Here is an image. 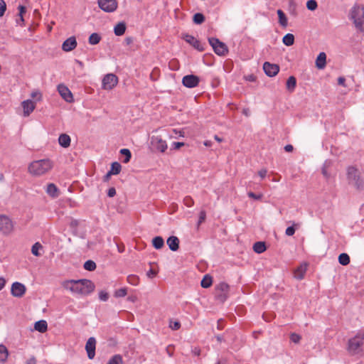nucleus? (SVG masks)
Returning <instances> with one entry per match:
<instances>
[{
  "label": "nucleus",
  "instance_id": "obj_48",
  "mask_svg": "<svg viewBox=\"0 0 364 364\" xmlns=\"http://www.w3.org/2000/svg\"><path fill=\"white\" fill-rule=\"evenodd\" d=\"M306 6L309 10L314 11L317 8V1H306Z\"/></svg>",
  "mask_w": 364,
  "mask_h": 364
},
{
  "label": "nucleus",
  "instance_id": "obj_6",
  "mask_svg": "<svg viewBox=\"0 0 364 364\" xmlns=\"http://www.w3.org/2000/svg\"><path fill=\"white\" fill-rule=\"evenodd\" d=\"M14 223L6 215H0V232L4 235H10L14 230Z\"/></svg>",
  "mask_w": 364,
  "mask_h": 364
},
{
  "label": "nucleus",
  "instance_id": "obj_10",
  "mask_svg": "<svg viewBox=\"0 0 364 364\" xmlns=\"http://www.w3.org/2000/svg\"><path fill=\"white\" fill-rule=\"evenodd\" d=\"M200 80L198 77L193 75H188L183 77V85L188 88H193L198 85Z\"/></svg>",
  "mask_w": 364,
  "mask_h": 364
},
{
  "label": "nucleus",
  "instance_id": "obj_64",
  "mask_svg": "<svg viewBox=\"0 0 364 364\" xmlns=\"http://www.w3.org/2000/svg\"><path fill=\"white\" fill-rule=\"evenodd\" d=\"M294 149V147L291 144H287L284 146V150L287 151V152H291Z\"/></svg>",
  "mask_w": 364,
  "mask_h": 364
},
{
  "label": "nucleus",
  "instance_id": "obj_4",
  "mask_svg": "<svg viewBox=\"0 0 364 364\" xmlns=\"http://www.w3.org/2000/svg\"><path fill=\"white\" fill-rule=\"evenodd\" d=\"M349 18L358 31H364V7L355 4L350 11Z\"/></svg>",
  "mask_w": 364,
  "mask_h": 364
},
{
  "label": "nucleus",
  "instance_id": "obj_11",
  "mask_svg": "<svg viewBox=\"0 0 364 364\" xmlns=\"http://www.w3.org/2000/svg\"><path fill=\"white\" fill-rule=\"evenodd\" d=\"M151 144L157 151L164 153L167 149L166 141L163 140L160 136H153L151 138Z\"/></svg>",
  "mask_w": 364,
  "mask_h": 364
},
{
  "label": "nucleus",
  "instance_id": "obj_19",
  "mask_svg": "<svg viewBox=\"0 0 364 364\" xmlns=\"http://www.w3.org/2000/svg\"><path fill=\"white\" fill-rule=\"evenodd\" d=\"M229 285L225 282H220L216 287V290L220 291L218 295V297L225 300L228 297V292L229 291Z\"/></svg>",
  "mask_w": 364,
  "mask_h": 364
},
{
  "label": "nucleus",
  "instance_id": "obj_9",
  "mask_svg": "<svg viewBox=\"0 0 364 364\" xmlns=\"http://www.w3.org/2000/svg\"><path fill=\"white\" fill-rule=\"evenodd\" d=\"M26 292V286L18 282H15L11 284V294L13 296L17 298H21L24 296Z\"/></svg>",
  "mask_w": 364,
  "mask_h": 364
},
{
  "label": "nucleus",
  "instance_id": "obj_59",
  "mask_svg": "<svg viewBox=\"0 0 364 364\" xmlns=\"http://www.w3.org/2000/svg\"><path fill=\"white\" fill-rule=\"evenodd\" d=\"M267 169L263 168L258 171V175L261 177V178H264L267 176Z\"/></svg>",
  "mask_w": 364,
  "mask_h": 364
},
{
  "label": "nucleus",
  "instance_id": "obj_42",
  "mask_svg": "<svg viewBox=\"0 0 364 364\" xmlns=\"http://www.w3.org/2000/svg\"><path fill=\"white\" fill-rule=\"evenodd\" d=\"M120 153L122 155H124L125 159L123 160L124 163H128L132 157L131 151L128 149H122L120 150Z\"/></svg>",
  "mask_w": 364,
  "mask_h": 364
},
{
  "label": "nucleus",
  "instance_id": "obj_50",
  "mask_svg": "<svg viewBox=\"0 0 364 364\" xmlns=\"http://www.w3.org/2000/svg\"><path fill=\"white\" fill-rule=\"evenodd\" d=\"M99 298L101 301H106L109 299V294L106 291H101L99 293Z\"/></svg>",
  "mask_w": 364,
  "mask_h": 364
},
{
  "label": "nucleus",
  "instance_id": "obj_46",
  "mask_svg": "<svg viewBox=\"0 0 364 364\" xmlns=\"http://www.w3.org/2000/svg\"><path fill=\"white\" fill-rule=\"evenodd\" d=\"M183 203L187 207H192L194 205V200L191 196H187L183 198Z\"/></svg>",
  "mask_w": 364,
  "mask_h": 364
},
{
  "label": "nucleus",
  "instance_id": "obj_13",
  "mask_svg": "<svg viewBox=\"0 0 364 364\" xmlns=\"http://www.w3.org/2000/svg\"><path fill=\"white\" fill-rule=\"evenodd\" d=\"M58 91L60 96L68 102H72L73 101V96L70 90L67 86L63 84H60L58 86Z\"/></svg>",
  "mask_w": 364,
  "mask_h": 364
},
{
  "label": "nucleus",
  "instance_id": "obj_21",
  "mask_svg": "<svg viewBox=\"0 0 364 364\" xmlns=\"http://www.w3.org/2000/svg\"><path fill=\"white\" fill-rule=\"evenodd\" d=\"M167 245L169 249L173 252H176L179 248V239L176 236H171L167 239Z\"/></svg>",
  "mask_w": 364,
  "mask_h": 364
},
{
  "label": "nucleus",
  "instance_id": "obj_5",
  "mask_svg": "<svg viewBox=\"0 0 364 364\" xmlns=\"http://www.w3.org/2000/svg\"><path fill=\"white\" fill-rule=\"evenodd\" d=\"M347 176L349 183L356 186L357 188H362L364 186V181L360 178V172L356 168L349 167L347 171Z\"/></svg>",
  "mask_w": 364,
  "mask_h": 364
},
{
  "label": "nucleus",
  "instance_id": "obj_43",
  "mask_svg": "<svg viewBox=\"0 0 364 364\" xmlns=\"http://www.w3.org/2000/svg\"><path fill=\"white\" fill-rule=\"evenodd\" d=\"M205 21V17L203 14L200 13H197L193 16V22L196 24H201Z\"/></svg>",
  "mask_w": 364,
  "mask_h": 364
},
{
  "label": "nucleus",
  "instance_id": "obj_31",
  "mask_svg": "<svg viewBox=\"0 0 364 364\" xmlns=\"http://www.w3.org/2000/svg\"><path fill=\"white\" fill-rule=\"evenodd\" d=\"M253 250L257 253H262L266 250L265 243L264 242H256L253 245Z\"/></svg>",
  "mask_w": 364,
  "mask_h": 364
},
{
  "label": "nucleus",
  "instance_id": "obj_32",
  "mask_svg": "<svg viewBox=\"0 0 364 364\" xmlns=\"http://www.w3.org/2000/svg\"><path fill=\"white\" fill-rule=\"evenodd\" d=\"M287 89L292 92L294 90L296 85V80L294 76H290L287 81Z\"/></svg>",
  "mask_w": 364,
  "mask_h": 364
},
{
  "label": "nucleus",
  "instance_id": "obj_8",
  "mask_svg": "<svg viewBox=\"0 0 364 364\" xmlns=\"http://www.w3.org/2000/svg\"><path fill=\"white\" fill-rule=\"evenodd\" d=\"M118 83V77L112 73L107 74L102 79V87L105 90H112Z\"/></svg>",
  "mask_w": 364,
  "mask_h": 364
},
{
  "label": "nucleus",
  "instance_id": "obj_51",
  "mask_svg": "<svg viewBox=\"0 0 364 364\" xmlns=\"http://www.w3.org/2000/svg\"><path fill=\"white\" fill-rule=\"evenodd\" d=\"M31 96L32 98H34V99L36 98L38 101L41 100V98H42L41 93L39 91H38V90L33 91L31 92Z\"/></svg>",
  "mask_w": 364,
  "mask_h": 364
},
{
  "label": "nucleus",
  "instance_id": "obj_56",
  "mask_svg": "<svg viewBox=\"0 0 364 364\" xmlns=\"http://www.w3.org/2000/svg\"><path fill=\"white\" fill-rule=\"evenodd\" d=\"M206 218V213L204 210L200 211L199 215L198 225L204 222Z\"/></svg>",
  "mask_w": 364,
  "mask_h": 364
},
{
  "label": "nucleus",
  "instance_id": "obj_54",
  "mask_svg": "<svg viewBox=\"0 0 364 364\" xmlns=\"http://www.w3.org/2000/svg\"><path fill=\"white\" fill-rule=\"evenodd\" d=\"M181 327V323L178 321H174L170 323V328L172 330H178Z\"/></svg>",
  "mask_w": 364,
  "mask_h": 364
},
{
  "label": "nucleus",
  "instance_id": "obj_35",
  "mask_svg": "<svg viewBox=\"0 0 364 364\" xmlns=\"http://www.w3.org/2000/svg\"><path fill=\"white\" fill-rule=\"evenodd\" d=\"M350 257L346 253H341L338 256V262L343 266H346L350 263Z\"/></svg>",
  "mask_w": 364,
  "mask_h": 364
},
{
  "label": "nucleus",
  "instance_id": "obj_20",
  "mask_svg": "<svg viewBox=\"0 0 364 364\" xmlns=\"http://www.w3.org/2000/svg\"><path fill=\"white\" fill-rule=\"evenodd\" d=\"M307 266L306 263L300 264L294 272V277L299 280L304 279L307 270Z\"/></svg>",
  "mask_w": 364,
  "mask_h": 364
},
{
  "label": "nucleus",
  "instance_id": "obj_14",
  "mask_svg": "<svg viewBox=\"0 0 364 364\" xmlns=\"http://www.w3.org/2000/svg\"><path fill=\"white\" fill-rule=\"evenodd\" d=\"M263 70L267 75L274 77L279 73V67L277 64L265 62L263 65Z\"/></svg>",
  "mask_w": 364,
  "mask_h": 364
},
{
  "label": "nucleus",
  "instance_id": "obj_41",
  "mask_svg": "<svg viewBox=\"0 0 364 364\" xmlns=\"http://www.w3.org/2000/svg\"><path fill=\"white\" fill-rule=\"evenodd\" d=\"M331 161H325V163L323 165L322 167V174L324 176L325 178H328L330 177V173L328 171V168L331 166Z\"/></svg>",
  "mask_w": 364,
  "mask_h": 364
},
{
  "label": "nucleus",
  "instance_id": "obj_7",
  "mask_svg": "<svg viewBox=\"0 0 364 364\" xmlns=\"http://www.w3.org/2000/svg\"><path fill=\"white\" fill-rule=\"evenodd\" d=\"M208 42L217 55L220 56H224L228 53L227 46L224 43L219 41V39L216 38H209Z\"/></svg>",
  "mask_w": 364,
  "mask_h": 364
},
{
  "label": "nucleus",
  "instance_id": "obj_1",
  "mask_svg": "<svg viewBox=\"0 0 364 364\" xmlns=\"http://www.w3.org/2000/svg\"><path fill=\"white\" fill-rule=\"evenodd\" d=\"M63 287L73 294L80 295H88L95 289V284L88 279L65 281Z\"/></svg>",
  "mask_w": 364,
  "mask_h": 364
},
{
  "label": "nucleus",
  "instance_id": "obj_49",
  "mask_svg": "<svg viewBox=\"0 0 364 364\" xmlns=\"http://www.w3.org/2000/svg\"><path fill=\"white\" fill-rule=\"evenodd\" d=\"M247 196L251 198H253L255 200H261L262 198L263 197V195L262 194H255V193L253 192H248L247 193Z\"/></svg>",
  "mask_w": 364,
  "mask_h": 364
},
{
  "label": "nucleus",
  "instance_id": "obj_23",
  "mask_svg": "<svg viewBox=\"0 0 364 364\" xmlns=\"http://www.w3.org/2000/svg\"><path fill=\"white\" fill-rule=\"evenodd\" d=\"M70 141V137L67 134H61L58 137V143L63 148L69 147Z\"/></svg>",
  "mask_w": 364,
  "mask_h": 364
},
{
  "label": "nucleus",
  "instance_id": "obj_17",
  "mask_svg": "<svg viewBox=\"0 0 364 364\" xmlns=\"http://www.w3.org/2000/svg\"><path fill=\"white\" fill-rule=\"evenodd\" d=\"M77 46V41L75 39V37L72 36L66 39L63 45H62V49L64 51L69 52L75 49Z\"/></svg>",
  "mask_w": 364,
  "mask_h": 364
},
{
  "label": "nucleus",
  "instance_id": "obj_12",
  "mask_svg": "<svg viewBox=\"0 0 364 364\" xmlns=\"http://www.w3.org/2000/svg\"><path fill=\"white\" fill-rule=\"evenodd\" d=\"M183 38L197 50H204V45L201 43L198 40H197L194 36L189 34H185L183 35Z\"/></svg>",
  "mask_w": 364,
  "mask_h": 364
},
{
  "label": "nucleus",
  "instance_id": "obj_52",
  "mask_svg": "<svg viewBox=\"0 0 364 364\" xmlns=\"http://www.w3.org/2000/svg\"><path fill=\"white\" fill-rule=\"evenodd\" d=\"M295 228L294 226L288 227L286 229L285 234L287 236H292L295 233Z\"/></svg>",
  "mask_w": 364,
  "mask_h": 364
},
{
  "label": "nucleus",
  "instance_id": "obj_37",
  "mask_svg": "<svg viewBox=\"0 0 364 364\" xmlns=\"http://www.w3.org/2000/svg\"><path fill=\"white\" fill-rule=\"evenodd\" d=\"M107 364H124L121 355L116 354L113 355L108 361Z\"/></svg>",
  "mask_w": 364,
  "mask_h": 364
},
{
  "label": "nucleus",
  "instance_id": "obj_22",
  "mask_svg": "<svg viewBox=\"0 0 364 364\" xmlns=\"http://www.w3.org/2000/svg\"><path fill=\"white\" fill-rule=\"evenodd\" d=\"M46 191L53 198L58 197L60 194L58 188L52 183L48 184Z\"/></svg>",
  "mask_w": 364,
  "mask_h": 364
},
{
  "label": "nucleus",
  "instance_id": "obj_28",
  "mask_svg": "<svg viewBox=\"0 0 364 364\" xmlns=\"http://www.w3.org/2000/svg\"><path fill=\"white\" fill-rule=\"evenodd\" d=\"M8 356L9 351L7 348L3 344H0V363H4L7 360Z\"/></svg>",
  "mask_w": 364,
  "mask_h": 364
},
{
  "label": "nucleus",
  "instance_id": "obj_25",
  "mask_svg": "<svg viewBox=\"0 0 364 364\" xmlns=\"http://www.w3.org/2000/svg\"><path fill=\"white\" fill-rule=\"evenodd\" d=\"M18 17L16 19V21L17 24H18L20 26H23L24 25L23 15L26 12V8L22 5H19L18 6Z\"/></svg>",
  "mask_w": 364,
  "mask_h": 364
},
{
  "label": "nucleus",
  "instance_id": "obj_3",
  "mask_svg": "<svg viewBox=\"0 0 364 364\" xmlns=\"http://www.w3.org/2000/svg\"><path fill=\"white\" fill-rule=\"evenodd\" d=\"M53 167V163L48 159L36 160L31 162L28 166V172L36 176H42Z\"/></svg>",
  "mask_w": 364,
  "mask_h": 364
},
{
  "label": "nucleus",
  "instance_id": "obj_2",
  "mask_svg": "<svg viewBox=\"0 0 364 364\" xmlns=\"http://www.w3.org/2000/svg\"><path fill=\"white\" fill-rule=\"evenodd\" d=\"M364 347V331H359L353 337L348 339L346 350L350 355L363 353Z\"/></svg>",
  "mask_w": 364,
  "mask_h": 364
},
{
  "label": "nucleus",
  "instance_id": "obj_57",
  "mask_svg": "<svg viewBox=\"0 0 364 364\" xmlns=\"http://www.w3.org/2000/svg\"><path fill=\"white\" fill-rule=\"evenodd\" d=\"M116 195V189L114 187L109 188L107 191V196L110 198Z\"/></svg>",
  "mask_w": 364,
  "mask_h": 364
},
{
  "label": "nucleus",
  "instance_id": "obj_24",
  "mask_svg": "<svg viewBox=\"0 0 364 364\" xmlns=\"http://www.w3.org/2000/svg\"><path fill=\"white\" fill-rule=\"evenodd\" d=\"M326 55L324 52L318 54L316 60V65L318 69H323L326 66Z\"/></svg>",
  "mask_w": 364,
  "mask_h": 364
},
{
  "label": "nucleus",
  "instance_id": "obj_30",
  "mask_svg": "<svg viewBox=\"0 0 364 364\" xmlns=\"http://www.w3.org/2000/svg\"><path fill=\"white\" fill-rule=\"evenodd\" d=\"M277 14L279 18V23L281 26L286 28L288 24V21L286 14L281 10H277Z\"/></svg>",
  "mask_w": 364,
  "mask_h": 364
},
{
  "label": "nucleus",
  "instance_id": "obj_44",
  "mask_svg": "<svg viewBox=\"0 0 364 364\" xmlns=\"http://www.w3.org/2000/svg\"><path fill=\"white\" fill-rule=\"evenodd\" d=\"M42 248V245L39 242H36L31 248V252L35 256H39L38 250Z\"/></svg>",
  "mask_w": 364,
  "mask_h": 364
},
{
  "label": "nucleus",
  "instance_id": "obj_26",
  "mask_svg": "<svg viewBox=\"0 0 364 364\" xmlns=\"http://www.w3.org/2000/svg\"><path fill=\"white\" fill-rule=\"evenodd\" d=\"M34 328L40 333H45L48 329V324L46 321L40 320L36 321L34 325Z\"/></svg>",
  "mask_w": 364,
  "mask_h": 364
},
{
  "label": "nucleus",
  "instance_id": "obj_36",
  "mask_svg": "<svg viewBox=\"0 0 364 364\" xmlns=\"http://www.w3.org/2000/svg\"><path fill=\"white\" fill-rule=\"evenodd\" d=\"M100 40L101 36L97 33H93L90 36L88 42L90 45H97L100 43Z\"/></svg>",
  "mask_w": 364,
  "mask_h": 364
},
{
  "label": "nucleus",
  "instance_id": "obj_18",
  "mask_svg": "<svg viewBox=\"0 0 364 364\" xmlns=\"http://www.w3.org/2000/svg\"><path fill=\"white\" fill-rule=\"evenodd\" d=\"M21 105L23 109V115L25 117L29 116L36 107L35 102L30 100L23 101Z\"/></svg>",
  "mask_w": 364,
  "mask_h": 364
},
{
  "label": "nucleus",
  "instance_id": "obj_40",
  "mask_svg": "<svg viewBox=\"0 0 364 364\" xmlns=\"http://www.w3.org/2000/svg\"><path fill=\"white\" fill-rule=\"evenodd\" d=\"M85 269L88 271H94L96 269V264L92 260H87L83 265Z\"/></svg>",
  "mask_w": 364,
  "mask_h": 364
},
{
  "label": "nucleus",
  "instance_id": "obj_27",
  "mask_svg": "<svg viewBox=\"0 0 364 364\" xmlns=\"http://www.w3.org/2000/svg\"><path fill=\"white\" fill-rule=\"evenodd\" d=\"M126 31V24L124 22L118 23L114 28V33L117 36H122Z\"/></svg>",
  "mask_w": 364,
  "mask_h": 364
},
{
  "label": "nucleus",
  "instance_id": "obj_55",
  "mask_svg": "<svg viewBox=\"0 0 364 364\" xmlns=\"http://www.w3.org/2000/svg\"><path fill=\"white\" fill-rule=\"evenodd\" d=\"M6 9L5 1H0V17L2 16Z\"/></svg>",
  "mask_w": 364,
  "mask_h": 364
},
{
  "label": "nucleus",
  "instance_id": "obj_60",
  "mask_svg": "<svg viewBox=\"0 0 364 364\" xmlns=\"http://www.w3.org/2000/svg\"><path fill=\"white\" fill-rule=\"evenodd\" d=\"M346 79L344 77H339L338 78V84L340 85H342L343 87H346Z\"/></svg>",
  "mask_w": 364,
  "mask_h": 364
},
{
  "label": "nucleus",
  "instance_id": "obj_29",
  "mask_svg": "<svg viewBox=\"0 0 364 364\" xmlns=\"http://www.w3.org/2000/svg\"><path fill=\"white\" fill-rule=\"evenodd\" d=\"M152 245L156 250L161 249L164 245V240L162 237L156 236L152 239Z\"/></svg>",
  "mask_w": 364,
  "mask_h": 364
},
{
  "label": "nucleus",
  "instance_id": "obj_58",
  "mask_svg": "<svg viewBox=\"0 0 364 364\" xmlns=\"http://www.w3.org/2000/svg\"><path fill=\"white\" fill-rule=\"evenodd\" d=\"M26 364H37V360L35 356L32 355L26 362Z\"/></svg>",
  "mask_w": 364,
  "mask_h": 364
},
{
  "label": "nucleus",
  "instance_id": "obj_45",
  "mask_svg": "<svg viewBox=\"0 0 364 364\" xmlns=\"http://www.w3.org/2000/svg\"><path fill=\"white\" fill-rule=\"evenodd\" d=\"M127 294V288H121L115 291L114 296L115 297H124Z\"/></svg>",
  "mask_w": 364,
  "mask_h": 364
},
{
  "label": "nucleus",
  "instance_id": "obj_61",
  "mask_svg": "<svg viewBox=\"0 0 364 364\" xmlns=\"http://www.w3.org/2000/svg\"><path fill=\"white\" fill-rule=\"evenodd\" d=\"M156 272H155L153 269H150L146 273L147 277L149 278H153L156 276Z\"/></svg>",
  "mask_w": 364,
  "mask_h": 364
},
{
  "label": "nucleus",
  "instance_id": "obj_34",
  "mask_svg": "<svg viewBox=\"0 0 364 364\" xmlns=\"http://www.w3.org/2000/svg\"><path fill=\"white\" fill-rule=\"evenodd\" d=\"M212 283H213L212 277L208 274H206L204 276V277L201 280L200 284H201V287L203 288H208L212 285Z\"/></svg>",
  "mask_w": 364,
  "mask_h": 364
},
{
  "label": "nucleus",
  "instance_id": "obj_16",
  "mask_svg": "<svg viewBox=\"0 0 364 364\" xmlns=\"http://www.w3.org/2000/svg\"><path fill=\"white\" fill-rule=\"evenodd\" d=\"M95 346L96 340L93 337H90L85 345V349L87 353V357L90 359H93L95 355Z\"/></svg>",
  "mask_w": 364,
  "mask_h": 364
},
{
  "label": "nucleus",
  "instance_id": "obj_39",
  "mask_svg": "<svg viewBox=\"0 0 364 364\" xmlns=\"http://www.w3.org/2000/svg\"><path fill=\"white\" fill-rule=\"evenodd\" d=\"M127 281L132 285L137 286L139 283V278L135 274H130L127 277Z\"/></svg>",
  "mask_w": 364,
  "mask_h": 364
},
{
  "label": "nucleus",
  "instance_id": "obj_53",
  "mask_svg": "<svg viewBox=\"0 0 364 364\" xmlns=\"http://www.w3.org/2000/svg\"><path fill=\"white\" fill-rule=\"evenodd\" d=\"M185 144L183 142L175 141L171 144L172 149H179L181 147L183 146Z\"/></svg>",
  "mask_w": 364,
  "mask_h": 364
},
{
  "label": "nucleus",
  "instance_id": "obj_47",
  "mask_svg": "<svg viewBox=\"0 0 364 364\" xmlns=\"http://www.w3.org/2000/svg\"><path fill=\"white\" fill-rule=\"evenodd\" d=\"M301 339V336H299V334H297L296 333H292L290 335V340L291 342H293L294 343H299L300 342Z\"/></svg>",
  "mask_w": 364,
  "mask_h": 364
},
{
  "label": "nucleus",
  "instance_id": "obj_33",
  "mask_svg": "<svg viewBox=\"0 0 364 364\" xmlns=\"http://www.w3.org/2000/svg\"><path fill=\"white\" fill-rule=\"evenodd\" d=\"M283 43L287 46H291L294 43V36L291 33L286 34L282 39Z\"/></svg>",
  "mask_w": 364,
  "mask_h": 364
},
{
  "label": "nucleus",
  "instance_id": "obj_15",
  "mask_svg": "<svg viewBox=\"0 0 364 364\" xmlns=\"http://www.w3.org/2000/svg\"><path fill=\"white\" fill-rule=\"evenodd\" d=\"M98 6L105 12H113L118 6L117 1H97Z\"/></svg>",
  "mask_w": 364,
  "mask_h": 364
},
{
  "label": "nucleus",
  "instance_id": "obj_63",
  "mask_svg": "<svg viewBox=\"0 0 364 364\" xmlns=\"http://www.w3.org/2000/svg\"><path fill=\"white\" fill-rule=\"evenodd\" d=\"M134 41V39L132 37H127L124 39V43L127 46L132 44Z\"/></svg>",
  "mask_w": 364,
  "mask_h": 364
},
{
  "label": "nucleus",
  "instance_id": "obj_38",
  "mask_svg": "<svg viewBox=\"0 0 364 364\" xmlns=\"http://www.w3.org/2000/svg\"><path fill=\"white\" fill-rule=\"evenodd\" d=\"M122 166L118 162H113L111 165V169L109 170L110 173L113 175L119 174L121 171Z\"/></svg>",
  "mask_w": 364,
  "mask_h": 364
},
{
  "label": "nucleus",
  "instance_id": "obj_62",
  "mask_svg": "<svg viewBox=\"0 0 364 364\" xmlns=\"http://www.w3.org/2000/svg\"><path fill=\"white\" fill-rule=\"evenodd\" d=\"M6 279L2 277H0V291L4 289V287H5L6 285Z\"/></svg>",
  "mask_w": 364,
  "mask_h": 364
}]
</instances>
